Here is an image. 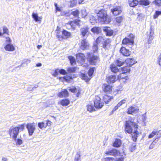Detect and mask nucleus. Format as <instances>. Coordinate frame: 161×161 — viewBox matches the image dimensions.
I'll return each mask as SVG.
<instances>
[{"label":"nucleus","instance_id":"1","mask_svg":"<svg viewBox=\"0 0 161 161\" xmlns=\"http://www.w3.org/2000/svg\"><path fill=\"white\" fill-rule=\"evenodd\" d=\"M137 125L134 122V119L129 117L128 120L126 121L125 124V131L129 134L132 133V138L134 141H136L139 135L137 131Z\"/></svg>","mask_w":161,"mask_h":161},{"label":"nucleus","instance_id":"2","mask_svg":"<svg viewBox=\"0 0 161 161\" xmlns=\"http://www.w3.org/2000/svg\"><path fill=\"white\" fill-rule=\"evenodd\" d=\"M24 129V124L20 125L17 127H11L9 130V134L10 137L14 140H16L19 134V130H23Z\"/></svg>","mask_w":161,"mask_h":161},{"label":"nucleus","instance_id":"3","mask_svg":"<svg viewBox=\"0 0 161 161\" xmlns=\"http://www.w3.org/2000/svg\"><path fill=\"white\" fill-rule=\"evenodd\" d=\"M97 16L99 20L101 22L107 24L109 23L110 19L107 15L106 11L104 9H101L100 13Z\"/></svg>","mask_w":161,"mask_h":161},{"label":"nucleus","instance_id":"4","mask_svg":"<svg viewBox=\"0 0 161 161\" xmlns=\"http://www.w3.org/2000/svg\"><path fill=\"white\" fill-rule=\"evenodd\" d=\"M111 42L110 39H105L103 37L100 36L97 37L96 41V43L97 45L101 46L103 48H105L108 44Z\"/></svg>","mask_w":161,"mask_h":161},{"label":"nucleus","instance_id":"5","mask_svg":"<svg viewBox=\"0 0 161 161\" xmlns=\"http://www.w3.org/2000/svg\"><path fill=\"white\" fill-rule=\"evenodd\" d=\"M134 36L133 34H130L128 37L125 38L122 41V44L128 46L130 47H131L134 43Z\"/></svg>","mask_w":161,"mask_h":161},{"label":"nucleus","instance_id":"6","mask_svg":"<svg viewBox=\"0 0 161 161\" xmlns=\"http://www.w3.org/2000/svg\"><path fill=\"white\" fill-rule=\"evenodd\" d=\"M29 135L32 136L36 130V125L34 122L28 123L26 126Z\"/></svg>","mask_w":161,"mask_h":161},{"label":"nucleus","instance_id":"7","mask_svg":"<svg viewBox=\"0 0 161 161\" xmlns=\"http://www.w3.org/2000/svg\"><path fill=\"white\" fill-rule=\"evenodd\" d=\"M94 106L97 108H100L104 105V103L101 101L100 97L96 96L94 100Z\"/></svg>","mask_w":161,"mask_h":161},{"label":"nucleus","instance_id":"8","mask_svg":"<svg viewBox=\"0 0 161 161\" xmlns=\"http://www.w3.org/2000/svg\"><path fill=\"white\" fill-rule=\"evenodd\" d=\"M111 12L114 15H118L120 14L122 12V8L119 6L114 7L111 9Z\"/></svg>","mask_w":161,"mask_h":161},{"label":"nucleus","instance_id":"9","mask_svg":"<svg viewBox=\"0 0 161 161\" xmlns=\"http://www.w3.org/2000/svg\"><path fill=\"white\" fill-rule=\"evenodd\" d=\"M139 111V109L138 107L135 106H132L128 108L127 113L129 114H133L137 113Z\"/></svg>","mask_w":161,"mask_h":161},{"label":"nucleus","instance_id":"10","mask_svg":"<svg viewBox=\"0 0 161 161\" xmlns=\"http://www.w3.org/2000/svg\"><path fill=\"white\" fill-rule=\"evenodd\" d=\"M88 28L87 26H84L80 29V35L82 36V37L83 39L88 36L87 33L88 32Z\"/></svg>","mask_w":161,"mask_h":161},{"label":"nucleus","instance_id":"11","mask_svg":"<svg viewBox=\"0 0 161 161\" xmlns=\"http://www.w3.org/2000/svg\"><path fill=\"white\" fill-rule=\"evenodd\" d=\"M129 99L128 97H125L123 99L121 100L117 104L116 106L113 109V111H115L117 110L118 108L121 106L122 104L128 102Z\"/></svg>","mask_w":161,"mask_h":161},{"label":"nucleus","instance_id":"12","mask_svg":"<svg viewBox=\"0 0 161 161\" xmlns=\"http://www.w3.org/2000/svg\"><path fill=\"white\" fill-rule=\"evenodd\" d=\"M88 59L91 64H94L96 61L98 57L97 56L94 55H91L90 53H88Z\"/></svg>","mask_w":161,"mask_h":161},{"label":"nucleus","instance_id":"13","mask_svg":"<svg viewBox=\"0 0 161 161\" xmlns=\"http://www.w3.org/2000/svg\"><path fill=\"white\" fill-rule=\"evenodd\" d=\"M76 60L80 64L84 62L85 57L84 55L82 53H79L76 54Z\"/></svg>","mask_w":161,"mask_h":161},{"label":"nucleus","instance_id":"14","mask_svg":"<svg viewBox=\"0 0 161 161\" xmlns=\"http://www.w3.org/2000/svg\"><path fill=\"white\" fill-rule=\"evenodd\" d=\"M103 88L104 92H105L111 93L112 92L113 87L112 86L110 85L104 84Z\"/></svg>","mask_w":161,"mask_h":161},{"label":"nucleus","instance_id":"15","mask_svg":"<svg viewBox=\"0 0 161 161\" xmlns=\"http://www.w3.org/2000/svg\"><path fill=\"white\" fill-rule=\"evenodd\" d=\"M119 151L115 149H112L108 151H106L105 154L110 155L116 156L119 154Z\"/></svg>","mask_w":161,"mask_h":161},{"label":"nucleus","instance_id":"16","mask_svg":"<svg viewBox=\"0 0 161 161\" xmlns=\"http://www.w3.org/2000/svg\"><path fill=\"white\" fill-rule=\"evenodd\" d=\"M118 78L121 82L124 83L129 82L130 81V79L128 76L122 77V74H120L118 76Z\"/></svg>","mask_w":161,"mask_h":161},{"label":"nucleus","instance_id":"17","mask_svg":"<svg viewBox=\"0 0 161 161\" xmlns=\"http://www.w3.org/2000/svg\"><path fill=\"white\" fill-rule=\"evenodd\" d=\"M124 19V17L122 16L117 17L114 20V23L115 25L119 26L121 25Z\"/></svg>","mask_w":161,"mask_h":161},{"label":"nucleus","instance_id":"18","mask_svg":"<svg viewBox=\"0 0 161 161\" xmlns=\"http://www.w3.org/2000/svg\"><path fill=\"white\" fill-rule=\"evenodd\" d=\"M58 96L60 97H67L69 96V93L66 89H62L61 92H59L58 94Z\"/></svg>","mask_w":161,"mask_h":161},{"label":"nucleus","instance_id":"19","mask_svg":"<svg viewBox=\"0 0 161 161\" xmlns=\"http://www.w3.org/2000/svg\"><path fill=\"white\" fill-rule=\"evenodd\" d=\"M89 44L86 40V39H83L81 42L80 48L83 50H85L87 48Z\"/></svg>","mask_w":161,"mask_h":161},{"label":"nucleus","instance_id":"20","mask_svg":"<svg viewBox=\"0 0 161 161\" xmlns=\"http://www.w3.org/2000/svg\"><path fill=\"white\" fill-rule=\"evenodd\" d=\"M103 31L105 32L106 36H110L112 35L113 31L110 28L104 27L103 29Z\"/></svg>","mask_w":161,"mask_h":161},{"label":"nucleus","instance_id":"21","mask_svg":"<svg viewBox=\"0 0 161 161\" xmlns=\"http://www.w3.org/2000/svg\"><path fill=\"white\" fill-rule=\"evenodd\" d=\"M125 62L127 65L130 67L136 63V61H135L133 58H127L125 60Z\"/></svg>","mask_w":161,"mask_h":161},{"label":"nucleus","instance_id":"22","mask_svg":"<svg viewBox=\"0 0 161 161\" xmlns=\"http://www.w3.org/2000/svg\"><path fill=\"white\" fill-rule=\"evenodd\" d=\"M120 52L125 56H128L130 55V52L124 47H122L120 50Z\"/></svg>","mask_w":161,"mask_h":161},{"label":"nucleus","instance_id":"23","mask_svg":"<svg viewBox=\"0 0 161 161\" xmlns=\"http://www.w3.org/2000/svg\"><path fill=\"white\" fill-rule=\"evenodd\" d=\"M116 80V78L114 75H110L107 78V81L109 83H114Z\"/></svg>","mask_w":161,"mask_h":161},{"label":"nucleus","instance_id":"24","mask_svg":"<svg viewBox=\"0 0 161 161\" xmlns=\"http://www.w3.org/2000/svg\"><path fill=\"white\" fill-rule=\"evenodd\" d=\"M125 60L121 58H119L116 60V64L118 66H120L123 65L125 64Z\"/></svg>","mask_w":161,"mask_h":161},{"label":"nucleus","instance_id":"25","mask_svg":"<svg viewBox=\"0 0 161 161\" xmlns=\"http://www.w3.org/2000/svg\"><path fill=\"white\" fill-rule=\"evenodd\" d=\"M6 50L9 51H13L14 50V47L12 44H8L4 47Z\"/></svg>","mask_w":161,"mask_h":161},{"label":"nucleus","instance_id":"26","mask_svg":"<svg viewBox=\"0 0 161 161\" xmlns=\"http://www.w3.org/2000/svg\"><path fill=\"white\" fill-rule=\"evenodd\" d=\"M121 142L120 140L116 139L113 143V146L115 147H119L121 145Z\"/></svg>","mask_w":161,"mask_h":161},{"label":"nucleus","instance_id":"27","mask_svg":"<svg viewBox=\"0 0 161 161\" xmlns=\"http://www.w3.org/2000/svg\"><path fill=\"white\" fill-rule=\"evenodd\" d=\"M129 2L130 6L132 7L136 6L139 3V2L137 0H132L129 1Z\"/></svg>","mask_w":161,"mask_h":161},{"label":"nucleus","instance_id":"28","mask_svg":"<svg viewBox=\"0 0 161 161\" xmlns=\"http://www.w3.org/2000/svg\"><path fill=\"white\" fill-rule=\"evenodd\" d=\"M32 16L34 20L36 22L40 21L41 22L42 18L38 17V16L37 14L33 13L32 14Z\"/></svg>","mask_w":161,"mask_h":161},{"label":"nucleus","instance_id":"29","mask_svg":"<svg viewBox=\"0 0 161 161\" xmlns=\"http://www.w3.org/2000/svg\"><path fill=\"white\" fill-rule=\"evenodd\" d=\"M130 69L129 67L125 66L121 68L120 72H122V74H124L127 72H129Z\"/></svg>","mask_w":161,"mask_h":161},{"label":"nucleus","instance_id":"30","mask_svg":"<svg viewBox=\"0 0 161 161\" xmlns=\"http://www.w3.org/2000/svg\"><path fill=\"white\" fill-rule=\"evenodd\" d=\"M139 3L140 5L147 6L149 4L150 2L148 0H140Z\"/></svg>","mask_w":161,"mask_h":161},{"label":"nucleus","instance_id":"31","mask_svg":"<svg viewBox=\"0 0 161 161\" xmlns=\"http://www.w3.org/2000/svg\"><path fill=\"white\" fill-rule=\"evenodd\" d=\"M150 36L149 38V42L150 41H151L153 38L154 37V31L153 28L152 26H151L150 29Z\"/></svg>","mask_w":161,"mask_h":161},{"label":"nucleus","instance_id":"32","mask_svg":"<svg viewBox=\"0 0 161 161\" xmlns=\"http://www.w3.org/2000/svg\"><path fill=\"white\" fill-rule=\"evenodd\" d=\"M103 98L105 103H108L111 101V99H113V98L112 97L105 95L103 96Z\"/></svg>","mask_w":161,"mask_h":161},{"label":"nucleus","instance_id":"33","mask_svg":"<svg viewBox=\"0 0 161 161\" xmlns=\"http://www.w3.org/2000/svg\"><path fill=\"white\" fill-rule=\"evenodd\" d=\"M110 68L112 71L114 73H116L119 70L117 67L114 64H111L110 65Z\"/></svg>","mask_w":161,"mask_h":161},{"label":"nucleus","instance_id":"34","mask_svg":"<svg viewBox=\"0 0 161 161\" xmlns=\"http://www.w3.org/2000/svg\"><path fill=\"white\" fill-rule=\"evenodd\" d=\"M91 31L94 33L98 34L101 31L100 28L98 27H94L92 28Z\"/></svg>","mask_w":161,"mask_h":161},{"label":"nucleus","instance_id":"35","mask_svg":"<svg viewBox=\"0 0 161 161\" xmlns=\"http://www.w3.org/2000/svg\"><path fill=\"white\" fill-rule=\"evenodd\" d=\"M69 103V101L68 99L62 100L60 102V103L63 106H66Z\"/></svg>","mask_w":161,"mask_h":161},{"label":"nucleus","instance_id":"36","mask_svg":"<svg viewBox=\"0 0 161 161\" xmlns=\"http://www.w3.org/2000/svg\"><path fill=\"white\" fill-rule=\"evenodd\" d=\"M90 23L92 24H94L96 22V20L94 17L92 15H90L89 16Z\"/></svg>","mask_w":161,"mask_h":161},{"label":"nucleus","instance_id":"37","mask_svg":"<svg viewBox=\"0 0 161 161\" xmlns=\"http://www.w3.org/2000/svg\"><path fill=\"white\" fill-rule=\"evenodd\" d=\"M75 67H68L67 68V73H71L75 72L76 71Z\"/></svg>","mask_w":161,"mask_h":161},{"label":"nucleus","instance_id":"38","mask_svg":"<svg viewBox=\"0 0 161 161\" xmlns=\"http://www.w3.org/2000/svg\"><path fill=\"white\" fill-rule=\"evenodd\" d=\"M63 35L66 37V38L69 37L71 36V33L65 30H64L62 32Z\"/></svg>","mask_w":161,"mask_h":161},{"label":"nucleus","instance_id":"39","mask_svg":"<svg viewBox=\"0 0 161 161\" xmlns=\"http://www.w3.org/2000/svg\"><path fill=\"white\" fill-rule=\"evenodd\" d=\"M87 109L90 112H92L95 110V108L92 104H89L87 106Z\"/></svg>","mask_w":161,"mask_h":161},{"label":"nucleus","instance_id":"40","mask_svg":"<svg viewBox=\"0 0 161 161\" xmlns=\"http://www.w3.org/2000/svg\"><path fill=\"white\" fill-rule=\"evenodd\" d=\"M68 58L72 65H73L75 64V60L74 57L72 56H69Z\"/></svg>","mask_w":161,"mask_h":161},{"label":"nucleus","instance_id":"41","mask_svg":"<svg viewBox=\"0 0 161 161\" xmlns=\"http://www.w3.org/2000/svg\"><path fill=\"white\" fill-rule=\"evenodd\" d=\"M38 125V127L41 129L43 128H46L47 127L46 123L44 122H39Z\"/></svg>","mask_w":161,"mask_h":161},{"label":"nucleus","instance_id":"42","mask_svg":"<svg viewBox=\"0 0 161 161\" xmlns=\"http://www.w3.org/2000/svg\"><path fill=\"white\" fill-rule=\"evenodd\" d=\"M79 14V11L78 10H75L71 12V14L75 17H78Z\"/></svg>","mask_w":161,"mask_h":161},{"label":"nucleus","instance_id":"43","mask_svg":"<svg viewBox=\"0 0 161 161\" xmlns=\"http://www.w3.org/2000/svg\"><path fill=\"white\" fill-rule=\"evenodd\" d=\"M82 17V18L85 17L88 14V13L86 9H82L81 11Z\"/></svg>","mask_w":161,"mask_h":161},{"label":"nucleus","instance_id":"44","mask_svg":"<svg viewBox=\"0 0 161 161\" xmlns=\"http://www.w3.org/2000/svg\"><path fill=\"white\" fill-rule=\"evenodd\" d=\"M81 76L82 79L86 81H88L90 80V78H88V76L84 74H81Z\"/></svg>","mask_w":161,"mask_h":161},{"label":"nucleus","instance_id":"45","mask_svg":"<svg viewBox=\"0 0 161 161\" xmlns=\"http://www.w3.org/2000/svg\"><path fill=\"white\" fill-rule=\"evenodd\" d=\"M158 141V140H154V141L152 142V143L150 145L149 148L150 149H153L154 146L155 145V144Z\"/></svg>","mask_w":161,"mask_h":161},{"label":"nucleus","instance_id":"46","mask_svg":"<svg viewBox=\"0 0 161 161\" xmlns=\"http://www.w3.org/2000/svg\"><path fill=\"white\" fill-rule=\"evenodd\" d=\"M94 69L95 68L93 67L90 68V69H89L88 73V75L90 76H92V75L94 71Z\"/></svg>","mask_w":161,"mask_h":161},{"label":"nucleus","instance_id":"47","mask_svg":"<svg viewBox=\"0 0 161 161\" xmlns=\"http://www.w3.org/2000/svg\"><path fill=\"white\" fill-rule=\"evenodd\" d=\"M58 27L57 29L56 30V31H57L56 32V33L57 34L56 35V36H57V37H58V38L59 40L61 41V40H62L63 39V36H62L61 35H59L58 34L59 33V32L58 30Z\"/></svg>","mask_w":161,"mask_h":161},{"label":"nucleus","instance_id":"48","mask_svg":"<svg viewBox=\"0 0 161 161\" xmlns=\"http://www.w3.org/2000/svg\"><path fill=\"white\" fill-rule=\"evenodd\" d=\"M15 141L16 142V145L17 146H20L23 143L22 141L19 139H16V140Z\"/></svg>","mask_w":161,"mask_h":161},{"label":"nucleus","instance_id":"49","mask_svg":"<svg viewBox=\"0 0 161 161\" xmlns=\"http://www.w3.org/2000/svg\"><path fill=\"white\" fill-rule=\"evenodd\" d=\"M157 134V131H155L153 130L152 132V133L149 135L148 138H153L155 135Z\"/></svg>","mask_w":161,"mask_h":161},{"label":"nucleus","instance_id":"50","mask_svg":"<svg viewBox=\"0 0 161 161\" xmlns=\"http://www.w3.org/2000/svg\"><path fill=\"white\" fill-rule=\"evenodd\" d=\"M156 138L155 140H158L161 137V130L157 132L156 134Z\"/></svg>","mask_w":161,"mask_h":161},{"label":"nucleus","instance_id":"51","mask_svg":"<svg viewBox=\"0 0 161 161\" xmlns=\"http://www.w3.org/2000/svg\"><path fill=\"white\" fill-rule=\"evenodd\" d=\"M80 20H75L74 21H71L70 22V25L72 26L73 25V24L75 23L77 25H78L79 24Z\"/></svg>","mask_w":161,"mask_h":161},{"label":"nucleus","instance_id":"52","mask_svg":"<svg viewBox=\"0 0 161 161\" xmlns=\"http://www.w3.org/2000/svg\"><path fill=\"white\" fill-rule=\"evenodd\" d=\"M59 72L61 74L65 75L67 74V71L63 69H58Z\"/></svg>","mask_w":161,"mask_h":161},{"label":"nucleus","instance_id":"53","mask_svg":"<svg viewBox=\"0 0 161 161\" xmlns=\"http://www.w3.org/2000/svg\"><path fill=\"white\" fill-rule=\"evenodd\" d=\"M61 78H63L64 80L66 81L69 80L70 79H72V77L70 76H67L63 77L60 78V79Z\"/></svg>","mask_w":161,"mask_h":161},{"label":"nucleus","instance_id":"54","mask_svg":"<svg viewBox=\"0 0 161 161\" xmlns=\"http://www.w3.org/2000/svg\"><path fill=\"white\" fill-rule=\"evenodd\" d=\"M157 63L161 66V53L158 58Z\"/></svg>","mask_w":161,"mask_h":161},{"label":"nucleus","instance_id":"55","mask_svg":"<svg viewBox=\"0 0 161 161\" xmlns=\"http://www.w3.org/2000/svg\"><path fill=\"white\" fill-rule=\"evenodd\" d=\"M97 44L96 43H95L94 44L93 46V49L94 52H96L97 51Z\"/></svg>","mask_w":161,"mask_h":161},{"label":"nucleus","instance_id":"56","mask_svg":"<svg viewBox=\"0 0 161 161\" xmlns=\"http://www.w3.org/2000/svg\"><path fill=\"white\" fill-rule=\"evenodd\" d=\"M136 145L135 144H132L131 146L130 147V150L131 152L133 151L136 149Z\"/></svg>","mask_w":161,"mask_h":161},{"label":"nucleus","instance_id":"57","mask_svg":"<svg viewBox=\"0 0 161 161\" xmlns=\"http://www.w3.org/2000/svg\"><path fill=\"white\" fill-rule=\"evenodd\" d=\"M68 90L73 93L75 92L76 89L75 87H72L71 88H68Z\"/></svg>","mask_w":161,"mask_h":161},{"label":"nucleus","instance_id":"58","mask_svg":"<svg viewBox=\"0 0 161 161\" xmlns=\"http://www.w3.org/2000/svg\"><path fill=\"white\" fill-rule=\"evenodd\" d=\"M105 161H113L114 159L113 158L106 157L104 158Z\"/></svg>","mask_w":161,"mask_h":161},{"label":"nucleus","instance_id":"59","mask_svg":"<svg viewBox=\"0 0 161 161\" xmlns=\"http://www.w3.org/2000/svg\"><path fill=\"white\" fill-rule=\"evenodd\" d=\"M77 1L76 0H73L71 2V3L70 5V6L71 7H73L76 4Z\"/></svg>","mask_w":161,"mask_h":161},{"label":"nucleus","instance_id":"60","mask_svg":"<svg viewBox=\"0 0 161 161\" xmlns=\"http://www.w3.org/2000/svg\"><path fill=\"white\" fill-rule=\"evenodd\" d=\"M161 14V11H156V12L155 14L154 15L155 18H157L158 15Z\"/></svg>","mask_w":161,"mask_h":161},{"label":"nucleus","instance_id":"61","mask_svg":"<svg viewBox=\"0 0 161 161\" xmlns=\"http://www.w3.org/2000/svg\"><path fill=\"white\" fill-rule=\"evenodd\" d=\"M3 33H7L8 34V29L6 27H4L3 28Z\"/></svg>","mask_w":161,"mask_h":161},{"label":"nucleus","instance_id":"62","mask_svg":"<svg viewBox=\"0 0 161 161\" xmlns=\"http://www.w3.org/2000/svg\"><path fill=\"white\" fill-rule=\"evenodd\" d=\"M101 10V9L99 8H97L96 9H95V12L97 14V15H98L100 13V11Z\"/></svg>","mask_w":161,"mask_h":161},{"label":"nucleus","instance_id":"63","mask_svg":"<svg viewBox=\"0 0 161 161\" xmlns=\"http://www.w3.org/2000/svg\"><path fill=\"white\" fill-rule=\"evenodd\" d=\"M52 122L49 120H47L46 123V126H50L52 124Z\"/></svg>","mask_w":161,"mask_h":161},{"label":"nucleus","instance_id":"64","mask_svg":"<svg viewBox=\"0 0 161 161\" xmlns=\"http://www.w3.org/2000/svg\"><path fill=\"white\" fill-rule=\"evenodd\" d=\"M154 2L156 4L159 5L161 3V0H155Z\"/></svg>","mask_w":161,"mask_h":161}]
</instances>
